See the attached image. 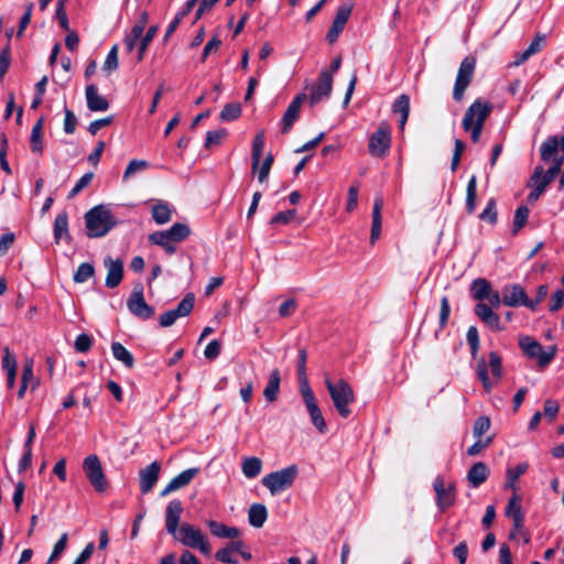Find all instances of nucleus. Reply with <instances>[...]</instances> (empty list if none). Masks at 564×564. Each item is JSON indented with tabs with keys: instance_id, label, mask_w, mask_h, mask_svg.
<instances>
[{
	"instance_id": "nucleus-1",
	"label": "nucleus",
	"mask_w": 564,
	"mask_h": 564,
	"mask_svg": "<svg viewBox=\"0 0 564 564\" xmlns=\"http://www.w3.org/2000/svg\"><path fill=\"white\" fill-rule=\"evenodd\" d=\"M182 512L183 505L181 500L174 499L169 502L165 509L166 531L183 545L192 549H198L203 554H209L210 544L198 528L188 523H183L180 529H177Z\"/></svg>"
},
{
	"instance_id": "nucleus-2",
	"label": "nucleus",
	"mask_w": 564,
	"mask_h": 564,
	"mask_svg": "<svg viewBox=\"0 0 564 564\" xmlns=\"http://www.w3.org/2000/svg\"><path fill=\"white\" fill-rule=\"evenodd\" d=\"M85 221L89 238L104 237L117 225L110 209L105 205H97L89 209L85 214Z\"/></svg>"
},
{
	"instance_id": "nucleus-3",
	"label": "nucleus",
	"mask_w": 564,
	"mask_h": 564,
	"mask_svg": "<svg viewBox=\"0 0 564 564\" xmlns=\"http://www.w3.org/2000/svg\"><path fill=\"white\" fill-rule=\"evenodd\" d=\"M191 235V228L183 223H175L166 230L154 231L149 235L148 240L152 245L163 248L167 254L176 252V245Z\"/></svg>"
},
{
	"instance_id": "nucleus-4",
	"label": "nucleus",
	"mask_w": 564,
	"mask_h": 564,
	"mask_svg": "<svg viewBox=\"0 0 564 564\" xmlns=\"http://www.w3.org/2000/svg\"><path fill=\"white\" fill-rule=\"evenodd\" d=\"M325 386L334 403L338 414L347 419L351 414L349 405L355 402V394L351 386L344 379L333 382L330 379H325Z\"/></svg>"
},
{
	"instance_id": "nucleus-5",
	"label": "nucleus",
	"mask_w": 564,
	"mask_h": 564,
	"mask_svg": "<svg viewBox=\"0 0 564 564\" xmlns=\"http://www.w3.org/2000/svg\"><path fill=\"white\" fill-rule=\"evenodd\" d=\"M297 473L299 469L296 465H291L280 470L272 471L265 475L262 478L261 482L265 488L269 489L271 495L274 496L290 488L293 485L297 476Z\"/></svg>"
},
{
	"instance_id": "nucleus-6",
	"label": "nucleus",
	"mask_w": 564,
	"mask_h": 564,
	"mask_svg": "<svg viewBox=\"0 0 564 564\" xmlns=\"http://www.w3.org/2000/svg\"><path fill=\"white\" fill-rule=\"evenodd\" d=\"M488 367L496 380L502 378V359L497 351H490L488 364L485 358H479L476 366L477 378L481 381L484 389L489 392L492 389V381L488 375Z\"/></svg>"
},
{
	"instance_id": "nucleus-7",
	"label": "nucleus",
	"mask_w": 564,
	"mask_h": 564,
	"mask_svg": "<svg viewBox=\"0 0 564 564\" xmlns=\"http://www.w3.org/2000/svg\"><path fill=\"white\" fill-rule=\"evenodd\" d=\"M494 110V105L490 101L484 100L482 98H477L475 101L466 109L462 127L464 130H468L473 128V126L484 128L487 118Z\"/></svg>"
},
{
	"instance_id": "nucleus-8",
	"label": "nucleus",
	"mask_w": 564,
	"mask_h": 564,
	"mask_svg": "<svg viewBox=\"0 0 564 564\" xmlns=\"http://www.w3.org/2000/svg\"><path fill=\"white\" fill-rule=\"evenodd\" d=\"M475 69L476 58L470 55L466 56L458 67V72L453 88V99L456 102L463 100L465 91L474 78Z\"/></svg>"
},
{
	"instance_id": "nucleus-9",
	"label": "nucleus",
	"mask_w": 564,
	"mask_h": 564,
	"mask_svg": "<svg viewBox=\"0 0 564 564\" xmlns=\"http://www.w3.org/2000/svg\"><path fill=\"white\" fill-rule=\"evenodd\" d=\"M392 142L391 128L387 121H381L377 130L370 135L368 150L375 158H384Z\"/></svg>"
},
{
	"instance_id": "nucleus-10",
	"label": "nucleus",
	"mask_w": 564,
	"mask_h": 564,
	"mask_svg": "<svg viewBox=\"0 0 564 564\" xmlns=\"http://www.w3.org/2000/svg\"><path fill=\"white\" fill-rule=\"evenodd\" d=\"M519 346L530 359H538L539 367H546L555 357L556 348L551 347L550 351H543L542 345L530 336H521Z\"/></svg>"
},
{
	"instance_id": "nucleus-11",
	"label": "nucleus",
	"mask_w": 564,
	"mask_h": 564,
	"mask_svg": "<svg viewBox=\"0 0 564 564\" xmlns=\"http://www.w3.org/2000/svg\"><path fill=\"white\" fill-rule=\"evenodd\" d=\"M540 159L544 163H564V135H549L540 147Z\"/></svg>"
},
{
	"instance_id": "nucleus-12",
	"label": "nucleus",
	"mask_w": 564,
	"mask_h": 564,
	"mask_svg": "<svg viewBox=\"0 0 564 564\" xmlns=\"http://www.w3.org/2000/svg\"><path fill=\"white\" fill-rule=\"evenodd\" d=\"M300 391L303 397L308 415L311 417L312 424L321 434L326 433L327 424L317 404V400L314 395V392L310 387V383L303 384V390Z\"/></svg>"
},
{
	"instance_id": "nucleus-13",
	"label": "nucleus",
	"mask_w": 564,
	"mask_h": 564,
	"mask_svg": "<svg viewBox=\"0 0 564 564\" xmlns=\"http://www.w3.org/2000/svg\"><path fill=\"white\" fill-rule=\"evenodd\" d=\"M83 469L96 491L102 492L107 489L108 482L97 455L93 454L87 456L84 459Z\"/></svg>"
},
{
	"instance_id": "nucleus-14",
	"label": "nucleus",
	"mask_w": 564,
	"mask_h": 564,
	"mask_svg": "<svg viewBox=\"0 0 564 564\" xmlns=\"http://www.w3.org/2000/svg\"><path fill=\"white\" fill-rule=\"evenodd\" d=\"M129 312L135 317L147 321L154 315V307L144 300L143 285L137 284L127 301Z\"/></svg>"
},
{
	"instance_id": "nucleus-15",
	"label": "nucleus",
	"mask_w": 564,
	"mask_h": 564,
	"mask_svg": "<svg viewBox=\"0 0 564 564\" xmlns=\"http://www.w3.org/2000/svg\"><path fill=\"white\" fill-rule=\"evenodd\" d=\"M195 304L194 293H187L174 310H170L159 317L161 327L172 326L177 318L185 317L191 314Z\"/></svg>"
},
{
	"instance_id": "nucleus-16",
	"label": "nucleus",
	"mask_w": 564,
	"mask_h": 564,
	"mask_svg": "<svg viewBox=\"0 0 564 564\" xmlns=\"http://www.w3.org/2000/svg\"><path fill=\"white\" fill-rule=\"evenodd\" d=\"M333 90V75L328 70H322L319 73L316 85L312 87L310 95L311 105L321 102L323 99H327Z\"/></svg>"
},
{
	"instance_id": "nucleus-17",
	"label": "nucleus",
	"mask_w": 564,
	"mask_h": 564,
	"mask_svg": "<svg viewBox=\"0 0 564 564\" xmlns=\"http://www.w3.org/2000/svg\"><path fill=\"white\" fill-rule=\"evenodd\" d=\"M352 8L354 6L351 3H344L338 8L334 21L326 34L328 43L333 44L337 41L351 14Z\"/></svg>"
},
{
	"instance_id": "nucleus-18",
	"label": "nucleus",
	"mask_w": 564,
	"mask_h": 564,
	"mask_svg": "<svg viewBox=\"0 0 564 564\" xmlns=\"http://www.w3.org/2000/svg\"><path fill=\"white\" fill-rule=\"evenodd\" d=\"M307 96L304 93L297 94L291 101L282 117L281 132L286 134L291 131L294 122L300 118L301 107Z\"/></svg>"
},
{
	"instance_id": "nucleus-19",
	"label": "nucleus",
	"mask_w": 564,
	"mask_h": 564,
	"mask_svg": "<svg viewBox=\"0 0 564 564\" xmlns=\"http://www.w3.org/2000/svg\"><path fill=\"white\" fill-rule=\"evenodd\" d=\"M104 267L107 269L106 286L109 289L117 288L123 279V261L107 256L104 259Z\"/></svg>"
},
{
	"instance_id": "nucleus-20",
	"label": "nucleus",
	"mask_w": 564,
	"mask_h": 564,
	"mask_svg": "<svg viewBox=\"0 0 564 564\" xmlns=\"http://www.w3.org/2000/svg\"><path fill=\"white\" fill-rule=\"evenodd\" d=\"M475 315L491 330L502 332L505 325L501 324L500 317L494 310L486 303H477L474 308Z\"/></svg>"
},
{
	"instance_id": "nucleus-21",
	"label": "nucleus",
	"mask_w": 564,
	"mask_h": 564,
	"mask_svg": "<svg viewBox=\"0 0 564 564\" xmlns=\"http://www.w3.org/2000/svg\"><path fill=\"white\" fill-rule=\"evenodd\" d=\"M434 490L436 492V505L444 511L455 502V487L448 485L447 488L444 486V480L440 476L435 478L433 482Z\"/></svg>"
},
{
	"instance_id": "nucleus-22",
	"label": "nucleus",
	"mask_w": 564,
	"mask_h": 564,
	"mask_svg": "<svg viewBox=\"0 0 564 564\" xmlns=\"http://www.w3.org/2000/svg\"><path fill=\"white\" fill-rule=\"evenodd\" d=\"M160 470L161 465L156 460L148 465L145 468L140 469V490L143 495L149 494L154 488L159 479Z\"/></svg>"
},
{
	"instance_id": "nucleus-23",
	"label": "nucleus",
	"mask_w": 564,
	"mask_h": 564,
	"mask_svg": "<svg viewBox=\"0 0 564 564\" xmlns=\"http://www.w3.org/2000/svg\"><path fill=\"white\" fill-rule=\"evenodd\" d=\"M199 471L200 469L198 467L183 470L173 479H171V481L161 491V496L165 497L175 490L186 487L199 474Z\"/></svg>"
},
{
	"instance_id": "nucleus-24",
	"label": "nucleus",
	"mask_w": 564,
	"mask_h": 564,
	"mask_svg": "<svg viewBox=\"0 0 564 564\" xmlns=\"http://www.w3.org/2000/svg\"><path fill=\"white\" fill-rule=\"evenodd\" d=\"M502 304L509 307H519L522 305L527 293L524 289L517 283L506 284L501 289Z\"/></svg>"
},
{
	"instance_id": "nucleus-25",
	"label": "nucleus",
	"mask_w": 564,
	"mask_h": 564,
	"mask_svg": "<svg viewBox=\"0 0 564 564\" xmlns=\"http://www.w3.org/2000/svg\"><path fill=\"white\" fill-rule=\"evenodd\" d=\"M87 107L90 111H106L109 109V101L98 93L94 84H89L85 89Z\"/></svg>"
},
{
	"instance_id": "nucleus-26",
	"label": "nucleus",
	"mask_w": 564,
	"mask_h": 564,
	"mask_svg": "<svg viewBox=\"0 0 564 564\" xmlns=\"http://www.w3.org/2000/svg\"><path fill=\"white\" fill-rule=\"evenodd\" d=\"M489 476V468L482 462L475 463L467 473V479L473 488H478Z\"/></svg>"
},
{
	"instance_id": "nucleus-27",
	"label": "nucleus",
	"mask_w": 564,
	"mask_h": 564,
	"mask_svg": "<svg viewBox=\"0 0 564 564\" xmlns=\"http://www.w3.org/2000/svg\"><path fill=\"white\" fill-rule=\"evenodd\" d=\"M392 111L400 115L399 129L403 131L410 115V97L400 95L392 104Z\"/></svg>"
},
{
	"instance_id": "nucleus-28",
	"label": "nucleus",
	"mask_w": 564,
	"mask_h": 564,
	"mask_svg": "<svg viewBox=\"0 0 564 564\" xmlns=\"http://www.w3.org/2000/svg\"><path fill=\"white\" fill-rule=\"evenodd\" d=\"M563 164H558V161L555 162V164H551V166L547 170H544L542 165H538L534 167L533 173L531 174L527 187H531L533 184H535L542 176H545L547 178H551L554 181V178L558 175L561 172Z\"/></svg>"
},
{
	"instance_id": "nucleus-29",
	"label": "nucleus",
	"mask_w": 564,
	"mask_h": 564,
	"mask_svg": "<svg viewBox=\"0 0 564 564\" xmlns=\"http://www.w3.org/2000/svg\"><path fill=\"white\" fill-rule=\"evenodd\" d=\"M491 290V283L485 278L475 279L470 284L471 297L479 303H482L488 297Z\"/></svg>"
},
{
	"instance_id": "nucleus-30",
	"label": "nucleus",
	"mask_w": 564,
	"mask_h": 564,
	"mask_svg": "<svg viewBox=\"0 0 564 564\" xmlns=\"http://www.w3.org/2000/svg\"><path fill=\"white\" fill-rule=\"evenodd\" d=\"M383 200L381 197H377L373 203L372 209V224L370 232V242L373 245L380 237L381 234V208Z\"/></svg>"
},
{
	"instance_id": "nucleus-31",
	"label": "nucleus",
	"mask_w": 564,
	"mask_h": 564,
	"mask_svg": "<svg viewBox=\"0 0 564 564\" xmlns=\"http://www.w3.org/2000/svg\"><path fill=\"white\" fill-rule=\"evenodd\" d=\"M281 375L278 368L273 369L270 373L267 387L263 390V395L267 401L274 402L278 399L280 391Z\"/></svg>"
},
{
	"instance_id": "nucleus-32",
	"label": "nucleus",
	"mask_w": 564,
	"mask_h": 564,
	"mask_svg": "<svg viewBox=\"0 0 564 564\" xmlns=\"http://www.w3.org/2000/svg\"><path fill=\"white\" fill-rule=\"evenodd\" d=\"M208 528L217 538H224V539H236L240 534V530L236 527H228L221 522L210 520L208 522Z\"/></svg>"
},
{
	"instance_id": "nucleus-33",
	"label": "nucleus",
	"mask_w": 564,
	"mask_h": 564,
	"mask_svg": "<svg viewBox=\"0 0 564 564\" xmlns=\"http://www.w3.org/2000/svg\"><path fill=\"white\" fill-rule=\"evenodd\" d=\"M268 518V510L263 503H253L248 511L249 523L254 528H261Z\"/></svg>"
},
{
	"instance_id": "nucleus-34",
	"label": "nucleus",
	"mask_w": 564,
	"mask_h": 564,
	"mask_svg": "<svg viewBox=\"0 0 564 564\" xmlns=\"http://www.w3.org/2000/svg\"><path fill=\"white\" fill-rule=\"evenodd\" d=\"M111 351L115 359L122 362L126 368H133L134 357L121 343L113 341L111 344Z\"/></svg>"
},
{
	"instance_id": "nucleus-35",
	"label": "nucleus",
	"mask_w": 564,
	"mask_h": 564,
	"mask_svg": "<svg viewBox=\"0 0 564 564\" xmlns=\"http://www.w3.org/2000/svg\"><path fill=\"white\" fill-rule=\"evenodd\" d=\"M151 215L153 220L158 225L167 224L172 218V210L170 205L165 202H158L151 208Z\"/></svg>"
},
{
	"instance_id": "nucleus-36",
	"label": "nucleus",
	"mask_w": 564,
	"mask_h": 564,
	"mask_svg": "<svg viewBox=\"0 0 564 564\" xmlns=\"http://www.w3.org/2000/svg\"><path fill=\"white\" fill-rule=\"evenodd\" d=\"M54 239L58 243L62 239H69L68 215L66 212L59 213L54 221Z\"/></svg>"
},
{
	"instance_id": "nucleus-37",
	"label": "nucleus",
	"mask_w": 564,
	"mask_h": 564,
	"mask_svg": "<svg viewBox=\"0 0 564 564\" xmlns=\"http://www.w3.org/2000/svg\"><path fill=\"white\" fill-rule=\"evenodd\" d=\"M242 474L245 477L252 479L256 478L262 469V462L256 456L246 457L241 464Z\"/></svg>"
},
{
	"instance_id": "nucleus-38",
	"label": "nucleus",
	"mask_w": 564,
	"mask_h": 564,
	"mask_svg": "<svg viewBox=\"0 0 564 564\" xmlns=\"http://www.w3.org/2000/svg\"><path fill=\"white\" fill-rule=\"evenodd\" d=\"M264 149V133L263 131L258 132L252 141V148H251V160H252V170H257L260 160L262 156V152Z\"/></svg>"
},
{
	"instance_id": "nucleus-39",
	"label": "nucleus",
	"mask_w": 564,
	"mask_h": 564,
	"mask_svg": "<svg viewBox=\"0 0 564 564\" xmlns=\"http://www.w3.org/2000/svg\"><path fill=\"white\" fill-rule=\"evenodd\" d=\"M476 198H477V177L473 175L466 188V212L471 215L476 209Z\"/></svg>"
},
{
	"instance_id": "nucleus-40",
	"label": "nucleus",
	"mask_w": 564,
	"mask_h": 564,
	"mask_svg": "<svg viewBox=\"0 0 564 564\" xmlns=\"http://www.w3.org/2000/svg\"><path fill=\"white\" fill-rule=\"evenodd\" d=\"M528 467V464L521 463L513 468H509L506 474L507 480L505 484V488L512 489L513 491H516V481L527 471Z\"/></svg>"
},
{
	"instance_id": "nucleus-41",
	"label": "nucleus",
	"mask_w": 564,
	"mask_h": 564,
	"mask_svg": "<svg viewBox=\"0 0 564 564\" xmlns=\"http://www.w3.org/2000/svg\"><path fill=\"white\" fill-rule=\"evenodd\" d=\"M506 516L511 518L512 521H516L517 525L520 524L521 518H524V513L522 512V508L519 503V497L516 494H513L508 501Z\"/></svg>"
},
{
	"instance_id": "nucleus-42",
	"label": "nucleus",
	"mask_w": 564,
	"mask_h": 564,
	"mask_svg": "<svg viewBox=\"0 0 564 564\" xmlns=\"http://www.w3.org/2000/svg\"><path fill=\"white\" fill-rule=\"evenodd\" d=\"M42 129H43V120L40 119L33 126L31 131V150L34 153L41 154L43 151L42 145Z\"/></svg>"
},
{
	"instance_id": "nucleus-43",
	"label": "nucleus",
	"mask_w": 564,
	"mask_h": 564,
	"mask_svg": "<svg viewBox=\"0 0 564 564\" xmlns=\"http://www.w3.org/2000/svg\"><path fill=\"white\" fill-rule=\"evenodd\" d=\"M95 274V267L89 262L82 263L74 273L73 280L76 283H85Z\"/></svg>"
},
{
	"instance_id": "nucleus-44",
	"label": "nucleus",
	"mask_w": 564,
	"mask_h": 564,
	"mask_svg": "<svg viewBox=\"0 0 564 564\" xmlns=\"http://www.w3.org/2000/svg\"><path fill=\"white\" fill-rule=\"evenodd\" d=\"M241 115V106L239 102H231L224 106L220 111L219 118L223 121H234Z\"/></svg>"
},
{
	"instance_id": "nucleus-45",
	"label": "nucleus",
	"mask_w": 564,
	"mask_h": 564,
	"mask_svg": "<svg viewBox=\"0 0 564 564\" xmlns=\"http://www.w3.org/2000/svg\"><path fill=\"white\" fill-rule=\"evenodd\" d=\"M479 218L491 225H495L498 220L497 203L495 198H490L487 202L485 209L480 213Z\"/></svg>"
},
{
	"instance_id": "nucleus-46",
	"label": "nucleus",
	"mask_w": 564,
	"mask_h": 564,
	"mask_svg": "<svg viewBox=\"0 0 564 564\" xmlns=\"http://www.w3.org/2000/svg\"><path fill=\"white\" fill-rule=\"evenodd\" d=\"M6 351V356L3 357V367L7 368L8 370V376H7V384H8V388H13L14 383H15V376H17V361L15 359L13 358L11 364H10V359H9V348L7 347L4 349Z\"/></svg>"
},
{
	"instance_id": "nucleus-47",
	"label": "nucleus",
	"mask_w": 564,
	"mask_h": 564,
	"mask_svg": "<svg viewBox=\"0 0 564 564\" xmlns=\"http://www.w3.org/2000/svg\"><path fill=\"white\" fill-rule=\"evenodd\" d=\"M529 208L527 206H519L514 212L513 219V235H517L521 228H523L528 221Z\"/></svg>"
},
{
	"instance_id": "nucleus-48",
	"label": "nucleus",
	"mask_w": 564,
	"mask_h": 564,
	"mask_svg": "<svg viewBox=\"0 0 564 564\" xmlns=\"http://www.w3.org/2000/svg\"><path fill=\"white\" fill-rule=\"evenodd\" d=\"M306 360H307L306 349L302 348L299 351V359H297V376H299V382H300V390H303V384L308 383L307 378H306Z\"/></svg>"
},
{
	"instance_id": "nucleus-49",
	"label": "nucleus",
	"mask_w": 564,
	"mask_h": 564,
	"mask_svg": "<svg viewBox=\"0 0 564 564\" xmlns=\"http://www.w3.org/2000/svg\"><path fill=\"white\" fill-rule=\"evenodd\" d=\"M466 340L470 348L471 358H476L479 350V334L476 326H469L466 334Z\"/></svg>"
},
{
	"instance_id": "nucleus-50",
	"label": "nucleus",
	"mask_w": 564,
	"mask_h": 564,
	"mask_svg": "<svg viewBox=\"0 0 564 564\" xmlns=\"http://www.w3.org/2000/svg\"><path fill=\"white\" fill-rule=\"evenodd\" d=\"M228 132L226 129L210 130L206 133L205 148L210 149L213 145H219L223 140L227 137Z\"/></svg>"
},
{
	"instance_id": "nucleus-51",
	"label": "nucleus",
	"mask_w": 564,
	"mask_h": 564,
	"mask_svg": "<svg viewBox=\"0 0 564 564\" xmlns=\"http://www.w3.org/2000/svg\"><path fill=\"white\" fill-rule=\"evenodd\" d=\"M158 29L159 28L156 25L150 26L145 35H143L140 39L138 61H142L144 52L147 51L149 44L152 42L153 37L155 36Z\"/></svg>"
},
{
	"instance_id": "nucleus-52",
	"label": "nucleus",
	"mask_w": 564,
	"mask_h": 564,
	"mask_svg": "<svg viewBox=\"0 0 564 564\" xmlns=\"http://www.w3.org/2000/svg\"><path fill=\"white\" fill-rule=\"evenodd\" d=\"M119 66V58H118V45H113L110 51L107 54L106 61L104 63L102 69L105 72H113Z\"/></svg>"
},
{
	"instance_id": "nucleus-53",
	"label": "nucleus",
	"mask_w": 564,
	"mask_h": 564,
	"mask_svg": "<svg viewBox=\"0 0 564 564\" xmlns=\"http://www.w3.org/2000/svg\"><path fill=\"white\" fill-rule=\"evenodd\" d=\"M94 178L93 172L85 173L75 184V186L72 188V191L68 194V198H74L77 196L86 186L90 184V182Z\"/></svg>"
},
{
	"instance_id": "nucleus-54",
	"label": "nucleus",
	"mask_w": 564,
	"mask_h": 564,
	"mask_svg": "<svg viewBox=\"0 0 564 564\" xmlns=\"http://www.w3.org/2000/svg\"><path fill=\"white\" fill-rule=\"evenodd\" d=\"M490 429V420L488 416H479L473 426V434L475 437L480 438Z\"/></svg>"
},
{
	"instance_id": "nucleus-55",
	"label": "nucleus",
	"mask_w": 564,
	"mask_h": 564,
	"mask_svg": "<svg viewBox=\"0 0 564 564\" xmlns=\"http://www.w3.org/2000/svg\"><path fill=\"white\" fill-rule=\"evenodd\" d=\"M451 314V305L447 296H443L441 299V305H440V321L438 325L440 328L443 329L447 325L448 318Z\"/></svg>"
},
{
	"instance_id": "nucleus-56",
	"label": "nucleus",
	"mask_w": 564,
	"mask_h": 564,
	"mask_svg": "<svg viewBox=\"0 0 564 564\" xmlns=\"http://www.w3.org/2000/svg\"><path fill=\"white\" fill-rule=\"evenodd\" d=\"M11 64V50L10 45L7 44L0 52V78H3L8 73Z\"/></svg>"
},
{
	"instance_id": "nucleus-57",
	"label": "nucleus",
	"mask_w": 564,
	"mask_h": 564,
	"mask_svg": "<svg viewBox=\"0 0 564 564\" xmlns=\"http://www.w3.org/2000/svg\"><path fill=\"white\" fill-rule=\"evenodd\" d=\"M215 558L226 564H239L237 557L234 556V552L227 545L215 553Z\"/></svg>"
},
{
	"instance_id": "nucleus-58",
	"label": "nucleus",
	"mask_w": 564,
	"mask_h": 564,
	"mask_svg": "<svg viewBox=\"0 0 564 564\" xmlns=\"http://www.w3.org/2000/svg\"><path fill=\"white\" fill-rule=\"evenodd\" d=\"M91 337L88 334L82 333L76 337L74 347L78 352H87L91 348Z\"/></svg>"
},
{
	"instance_id": "nucleus-59",
	"label": "nucleus",
	"mask_w": 564,
	"mask_h": 564,
	"mask_svg": "<svg viewBox=\"0 0 564 564\" xmlns=\"http://www.w3.org/2000/svg\"><path fill=\"white\" fill-rule=\"evenodd\" d=\"M67 539H68L67 533H63L61 535L58 541L55 543L53 552H52L50 558L47 560L46 564H52L64 552L66 544H67Z\"/></svg>"
},
{
	"instance_id": "nucleus-60",
	"label": "nucleus",
	"mask_w": 564,
	"mask_h": 564,
	"mask_svg": "<svg viewBox=\"0 0 564 564\" xmlns=\"http://www.w3.org/2000/svg\"><path fill=\"white\" fill-rule=\"evenodd\" d=\"M295 215H296L295 209L280 212L271 218L270 224L271 225L289 224L295 217Z\"/></svg>"
},
{
	"instance_id": "nucleus-61",
	"label": "nucleus",
	"mask_w": 564,
	"mask_h": 564,
	"mask_svg": "<svg viewBox=\"0 0 564 564\" xmlns=\"http://www.w3.org/2000/svg\"><path fill=\"white\" fill-rule=\"evenodd\" d=\"M464 149H465V143L459 139H455V147H454L453 158H452V162H451V169L453 172H455L459 165Z\"/></svg>"
},
{
	"instance_id": "nucleus-62",
	"label": "nucleus",
	"mask_w": 564,
	"mask_h": 564,
	"mask_svg": "<svg viewBox=\"0 0 564 564\" xmlns=\"http://www.w3.org/2000/svg\"><path fill=\"white\" fill-rule=\"evenodd\" d=\"M221 350V344L217 339H213L208 345L206 346L204 350V356L206 359L214 360L216 359Z\"/></svg>"
},
{
	"instance_id": "nucleus-63",
	"label": "nucleus",
	"mask_w": 564,
	"mask_h": 564,
	"mask_svg": "<svg viewBox=\"0 0 564 564\" xmlns=\"http://www.w3.org/2000/svg\"><path fill=\"white\" fill-rule=\"evenodd\" d=\"M65 119H64V131L67 133V134H72L75 132L76 130V126H77V118L76 116L74 115V112L72 110H69L68 108H65Z\"/></svg>"
},
{
	"instance_id": "nucleus-64",
	"label": "nucleus",
	"mask_w": 564,
	"mask_h": 564,
	"mask_svg": "<svg viewBox=\"0 0 564 564\" xmlns=\"http://www.w3.org/2000/svg\"><path fill=\"white\" fill-rule=\"evenodd\" d=\"M564 305V291L563 290H556L550 300L549 310L550 312H557L561 310Z\"/></svg>"
}]
</instances>
